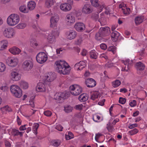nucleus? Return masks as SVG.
Returning <instances> with one entry per match:
<instances>
[{
  "mask_svg": "<svg viewBox=\"0 0 147 147\" xmlns=\"http://www.w3.org/2000/svg\"><path fill=\"white\" fill-rule=\"evenodd\" d=\"M51 15L54 16H51L50 19V27L53 28L54 30L48 36V41L50 43L54 42L55 39V35H59V29L57 27V23L59 20V17L57 14L54 13H51Z\"/></svg>",
  "mask_w": 147,
  "mask_h": 147,
  "instance_id": "nucleus-1",
  "label": "nucleus"
},
{
  "mask_svg": "<svg viewBox=\"0 0 147 147\" xmlns=\"http://www.w3.org/2000/svg\"><path fill=\"white\" fill-rule=\"evenodd\" d=\"M110 33V28L108 27H101L95 35L96 39L98 40L104 41V37L107 36Z\"/></svg>",
  "mask_w": 147,
  "mask_h": 147,
  "instance_id": "nucleus-2",
  "label": "nucleus"
},
{
  "mask_svg": "<svg viewBox=\"0 0 147 147\" xmlns=\"http://www.w3.org/2000/svg\"><path fill=\"white\" fill-rule=\"evenodd\" d=\"M19 17L16 14H11L8 18L7 22L8 25L10 26H14L17 24L19 21Z\"/></svg>",
  "mask_w": 147,
  "mask_h": 147,
  "instance_id": "nucleus-3",
  "label": "nucleus"
},
{
  "mask_svg": "<svg viewBox=\"0 0 147 147\" xmlns=\"http://www.w3.org/2000/svg\"><path fill=\"white\" fill-rule=\"evenodd\" d=\"M10 90L11 93L16 97L20 98L22 95V90L17 85H13L11 86Z\"/></svg>",
  "mask_w": 147,
  "mask_h": 147,
  "instance_id": "nucleus-4",
  "label": "nucleus"
},
{
  "mask_svg": "<svg viewBox=\"0 0 147 147\" xmlns=\"http://www.w3.org/2000/svg\"><path fill=\"white\" fill-rule=\"evenodd\" d=\"M69 90L71 91V93L74 96H78L82 92V88L78 85H73L69 87Z\"/></svg>",
  "mask_w": 147,
  "mask_h": 147,
  "instance_id": "nucleus-5",
  "label": "nucleus"
},
{
  "mask_svg": "<svg viewBox=\"0 0 147 147\" xmlns=\"http://www.w3.org/2000/svg\"><path fill=\"white\" fill-rule=\"evenodd\" d=\"M47 59V56L45 53L43 52L38 53L36 56L37 61L40 63L42 64L45 62Z\"/></svg>",
  "mask_w": 147,
  "mask_h": 147,
  "instance_id": "nucleus-6",
  "label": "nucleus"
},
{
  "mask_svg": "<svg viewBox=\"0 0 147 147\" xmlns=\"http://www.w3.org/2000/svg\"><path fill=\"white\" fill-rule=\"evenodd\" d=\"M55 64L57 66L56 69L57 72L60 74H62L64 75V61H62L60 60V61H57L55 62Z\"/></svg>",
  "mask_w": 147,
  "mask_h": 147,
  "instance_id": "nucleus-7",
  "label": "nucleus"
},
{
  "mask_svg": "<svg viewBox=\"0 0 147 147\" xmlns=\"http://www.w3.org/2000/svg\"><path fill=\"white\" fill-rule=\"evenodd\" d=\"M22 66L25 70L29 71L32 68V63L30 60L25 61L23 62Z\"/></svg>",
  "mask_w": 147,
  "mask_h": 147,
  "instance_id": "nucleus-8",
  "label": "nucleus"
},
{
  "mask_svg": "<svg viewBox=\"0 0 147 147\" xmlns=\"http://www.w3.org/2000/svg\"><path fill=\"white\" fill-rule=\"evenodd\" d=\"M64 93L63 92H59L56 93L54 98L55 99L58 100V103H61L64 101Z\"/></svg>",
  "mask_w": 147,
  "mask_h": 147,
  "instance_id": "nucleus-9",
  "label": "nucleus"
},
{
  "mask_svg": "<svg viewBox=\"0 0 147 147\" xmlns=\"http://www.w3.org/2000/svg\"><path fill=\"white\" fill-rule=\"evenodd\" d=\"M56 78V75L52 73H48L46 77L44 83L45 84H47V82H51L53 81Z\"/></svg>",
  "mask_w": 147,
  "mask_h": 147,
  "instance_id": "nucleus-10",
  "label": "nucleus"
},
{
  "mask_svg": "<svg viewBox=\"0 0 147 147\" xmlns=\"http://www.w3.org/2000/svg\"><path fill=\"white\" fill-rule=\"evenodd\" d=\"M75 29L78 31L82 32L85 30V25L82 22H78L74 25Z\"/></svg>",
  "mask_w": 147,
  "mask_h": 147,
  "instance_id": "nucleus-11",
  "label": "nucleus"
},
{
  "mask_svg": "<svg viewBox=\"0 0 147 147\" xmlns=\"http://www.w3.org/2000/svg\"><path fill=\"white\" fill-rule=\"evenodd\" d=\"M85 84L89 88H92L95 86L96 83L95 81L92 78H88L86 79L85 81Z\"/></svg>",
  "mask_w": 147,
  "mask_h": 147,
  "instance_id": "nucleus-12",
  "label": "nucleus"
},
{
  "mask_svg": "<svg viewBox=\"0 0 147 147\" xmlns=\"http://www.w3.org/2000/svg\"><path fill=\"white\" fill-rule=\"evenodd\" d=\"M18 61L16 58L13 59H9L6 61V63L9 66L14 67L18 64Z\"/></svg>",
  "mask_w": 147,
  "mask_h": 147,
  "instance_id": "nucleus-13",
  "label": "nucleus"
},
{
  "mask_svg": "<svg viewBox=\"0 0 147 147\" xmlns=\"http://www.w3.org/2000/svg\"><path fill=\"white\" fill-rule=\"evenodd\" d=\"M122 62L125 66L124 69V70L128 71L130 67L132 65L133 61L132 60L130 61L129 59H127L125 61L122 60Z\"/></svg>",
  "mask_w": 147,
  "mask_h": 147,
  "instance_id": "nucleus-14",
  "label": "nucleus"
},
{
  "mask_svg": "<svg viewBox=\"0 0 147 147\" xmlns=\"http://www.w3.org/2000/svg\"><path fill=\"white\" fill-rule=\"evenodd\" d=\"M13 32L9 28H6L3 32V35L5 37L9 38L13 35Z\"/></svg>",
  "mask_w": 147,
  "mask_h": 147,
  "instance_id": "nucleus-15",
  "label": "nucleus"
},
{
  "mask_svg": "<svg viewBox=\"0 0 147 147\" xmlns=\"http://www.w3.org/2000/svg\"><path fill=\"white\" fill-rule=\"evenodd\" d=\"M92 11L91 9L90 5L88 4L85 5L82 9V11L83 13L87 14H88L91 13Z\"/></svg>",
  "mask_w": 147,
  "mask_h": 147,
  "instance_id": "nucleus-16",
  "label": "nucleus"
},
{
  "mask_svg": "<svg viewBox=\"0 0 147 147\" xmlns=\"http://www.w3.org/2000/svg\"><path fill=\"white\" fill-rule=\"evenodd\" d=\"M11 77L13 81H18L20 79V75L18 72L13 71L11 72Z\"/></svg>",
  "mask_w": 147,
  "mask_h": 147,
  "instance_id": "nucleus-17",
  "label": "nucleus"
},
{
  "mask_svg": "<svg viewBox=\"0 0 147 147\" xmlns=\"http://www.w3.org/2000/svg\"><path fill=\"white\" fill-rule=\"evenodd\" d=\"M68 39L71 40L74 38L76 36V32L74 30H70L69 32H66Z\"/></svg>",
  "mask_w": 147,
  "mask_h": 147,
  "instance_id": "nucleus-18",
  "label": "nucleus"
},
{
  "mask_svg": "<svg viewBox=\"0 0 147 147\" xmlns=\"http://www.w3.org/2000/svg\"><path fill=\"white\" fill-rule=\"evenodd\" d=\"M45 84L42 82L38 83L36 87V90L37 91L43 92L46 90Z\"/></svg>",
  "mask_w": 147,
  "mask_h": 147,
  "instance_id": "nucleus-19",
  "label": "nucleus"
},
{
  "mask_svg": "<svg viewBox=\"0 0 147 147\" xmlns=\"http://www.w3.org/2000/svg\"><path fill=\"white\" fill-rule=\"evenodd\" d=\"M66 21H67L66 23L67 25H70L75 22V18L71 15L69 14L66 16Z\"/></svg>",
  "mask_w": 147,
  "mask_h": 147,
  "instance_id": "nucleus-20",
  "label": "nucleus"
},
{
  "mask_svg": "<svg viewBox=\"0 0 147 147\" xmlns=\"http://www.w3.org/2000/svg\"><path fill=\"white\" fill-rule=\"evenodd\" d=\"M73 3V0H68L67 3H65V11L70 10L71 9V5Z\"/></svg>",
  "mask_w": 147,
  "mask_h": 147,
  "instance_id": "nucleus-21",
  "label": "nucleus"
},
{
  "mask_svg": "<svg viewBox=\"0 0 147 147\" xmlns=\"http://www.w3.org/2000/svg\"><path fill=\"white\" fill-rule=\"evenodd\" d=\"M9 51L14 55L18 54L21 51L18 48L15 47L9 49Z\"/></svg>",
  "mask_w": 147,
  "mask_h": 147,
  "instance_id": "nucleus-22",
  "label": "nucleus"
},
{
  "mask_svg": "<svg viewBox=\"0 0 147 147\" xmlns=\"http://www.w3.org/2000/svg\"><path fill=\"white\" fill-rule=\"evenodd\" d=\"M136 65L137 67L136 68L137 70L139 71L144 70L145 67V65L141 62L137 63Z\"/></svg>",
  "mask_w": 147,
  "mask_h": 147,
  "instance_id": "nucleus-23",
  "label": "nucleus"
},
{
  "mask_svg": "<svg viewBox=\"0 0 147 147\" xmlns=\"http://www.w3.org/2000/svg\"><path fill=\"white\" fill-rule=\"evenodd\" d=\"M78 66H80V67L78 68L77 70H80L85 67L86 66V63L83 61H80L79 63H76L75 65V67H76Z\"/></svg>",
  "mask_w": 147,
  "mask_h": 147,
  "instance_id": "nucleus-24",
  "label": "nucleus"
},
{
  "mask_svg": "<svg viewBox=\"0 0 147 147\" xmlns=\"http://www.w3.org/2000/svg\"><path fill=\"white\" fill-rule=\"evenodd\" d=\"M119 36V33L117 32H114L111 34V37L112 38V40L114 42L116 41Z\"/></svg>",
  "mask_w": 147,
  "mask_h": 147,
  "instance_id": "nucleus-25",
  "label": "nucleus"
},
{
  "mask_svg": "<svg viewBox=\"0 0 147 147\" xmlns=\"http://www.w3.org/2000/svg\"><path fill=\"white\" fill-rule=\"evenodd\" d=\"M88 97L86 94H82L80 95L78 97V99L80 101L84 102L88 100Z\"/></svg>",
  "mask_w": 147,
  "mask_h": 147,
  "instance_id": "nucleus-26",
  "label": "nucleus"
},
{
  "mask_svg": "<svg viewBox=\"0 0 147 147\" xmlns=\"http://www.w3.org/2000/svg\"><path fill=\"white\" fill-rule=\"evenodd\" d=\"M35 3L34 1H31L28 3L27 6L29 9L31 10L35 8Z\"/></svg>",
  "mask_w": 147,
  "mask_h": 147,
  "instance_id": "nucleus-27",
  "label": "nucleus"
},
{
  "mask_svg": "<svg viewBox=\"0 0 147 147\" xmlns=\"http://www.w3.org/2000/svg\"><path fill=\"white\" fill-rule=\"evenodd\" d=\"M11 133L14 136L19 135L20 136H22L23 135L22 132H20L18 130L15 129H12Z\"/></svg>",
  "mask_w": 147,
  "mask_h": 147,
  "instance_id": "nucleus-28",
  "label": "nucleus"
},
{
  "mask_svg": "<svg viewBox=\"0 0 147 147\" xmlns=\"http://www.w3.org/2000/svg\"><path fill=\"white\" fill-rule=\"evenodd\" d=\"M143 18L141 16H138L135 19V23L136 25H138L142 22Z\"/></svg>",
  "mask_w": 147,
  "mask_h": 147,
  "instance_id": "nucleus-29",
  "label": "nucleus"
},
{
  "mask_svg": "<svg viewBox=\"0 0 147 147\" xmlns=\"http://www.w3.org/2000/svg\"><path fill=\"white\" fill-rule=\"evenodd\" d=\"M7 42L6 40H3L0 42V50H3L6 48Z\"/></svg>",
  "mask_w": 147,
  "mask_h": 147,
  "instance_id": "nucleus-30",
  "label": "nucleus"
},
{
  "mask_svg": "<svg viewBox=\"0 0 147 147\" xmlns=\"http://www.w3.org/2000/svg\"><path fill=\"white\" fill-rule=\"evenodd\" d=\"M65 137L67 140H68L74 138L73 134L71 132H68V134H66L65 135Z\"/></svg>",
  "mask_w": 147,
  "mask_h": 147,
  "instance_id": "nucleus-31",
  "label": "nucleus"
},
{
  "mask_svg": "<svg viewBox=\"0 0 147 147\" xmlns=\"http://www.w3.org/2000/svg\"><path fill=\"white\" fill-rule=\"evenodd\" d=\"M54 3L53 0H46L45 1V4L47 7L48 8L50 7Z\"/></svg>",
  "mask_w": 147,
  "mask_h": 147,
  "instance_id": "nucleus-32",
  "label": "nucleus"
},
{
  "mask_svg": "<svg viewBox=\"0 0 147 147\" xmlns=\"http://www.w3.org/2000/svg\"><path fill=\"white\" fill-rule=\"evenodd\" d=\"M20 87L24 89H26L28 88V86L27 83L24 81H22L20 84Z\"/></svg>",
  "mask_w": 147,
  "mask_h": 147,
  "instance_id": "nucleus-33",
  "label": "nucleus"
},
{
  "mask_svg": "<svg viewBox=\"0 0 147 147\" xmlns=\"http://www.w3.org/2000/svg\"><path fill=\"white\" fill-rule=\"evenodd\" d=\"M71 69V67L69 65L67 67L65 65V75L69 74Z\"/></svg>",
  "mask_w": 147,
  "mask_h": 147,
  "instance_id": "nucleus-34",
  "label": "nucleus"
},
{
  "mask_svg": "<svg viewBox=\"0 0 147 147\" xmlns=\"http://www.w3.org/2000/svg\"><path fill=\"white\" fill-rule=\"evenodd\" d=\"M97 0H90V2L92 5L93 6L97 7L99 6V5L98 2Z\"/></svg>",
  "mask_w": 147,
  "mask_h": 147,
  "instance_id": "nucleus-35",
  "label": "nucleus"
},
{
  "mask_svg": "<svg viewBox=\"0 0 147 147\" xmlns=\"http://www.w3.org/2000/svg\"><path fill=\"white\" fill-rule=\"evenodd\" d=\"M91 17L95 21L97 20L98 18V12L92 13Z\"/></svg>",
  "mask_w": 147,
  "mask_h": 147,
  "instance_id": "nucleus-36",
  "label": "nucleus"
},
{
  "mask_svg": "<svg viewBox=\"0 0 147 147\" xmlns=\"http://www.w3.org/2000/svg\"><path fill=\"white\" fill-rule=\"evenodd\" d=\"M90 56L91 58L94 59H96L97 58V55L94 50L91 51L90 53Z\"/></svg>",
  "mask_w": 147,
  "mask_h": 147,
  "instance_id": "nucleus-37",
  "label": "nucleus"
},
{
  "mask_svg": "<svg viewBox=\"0 0 147 147\" xmlns=\"http://www.w3.org/2000/svg\"><path fill=\"white\" fill-rule=\"evenodd\" d=\"M19 9L21 11L24 13H27L28 12V9H26V7L25 6H21Z\"/></svg>",
  "mask_w": 147,
  "mask_h": 147,
  "instance_id": "nucleus-38",
  "label": "nucleus"
},
{
  "mask_svg": "<svg viewBox=\"0 0 147 147\" xmlns=\"http://www.w3.org/2000/svg\"><path fill=\"white\" fill-rule=\"evenodd\" d=\"M73 110V108L70 105H67L65 107V112L69 113L71 112Z\"/></svg>",
  "mask_w": 147,
  "mask_h": 147,
  "instance_id": "nucleus-39",
  "label": "nucleus"
},
{
  "mask_svg": "<svg viewBox=\"0 0 147 147\" xmlns=\"http://www.w3.org/2000/svg\"><path fill=\"white\" fill-rule=\"evenodd\" d=\"M121 84V82L118 80H116L113 82V86L114 87H117L118 86Z\"/></svg>",
  "mask_w": 147,
  "mask_h": 147,
  "instance_id": "nucleus-40",
  "label": "nucleus"
},
{
  "mask_svg": "<svg viewBox=\"0 0 147 147\" xmlns=\"http://www.w3.org/2000/svg\"><path fill=\"white\" fill-rule=\"evenodd\" d=\"M99 94L98 92H95L91 95V98L93 100L98 98Z\"/></svg>",
  "mask_w": 147,
  "mask_h": 147,
  "instance_id": "nucleus-41",
  "label": "nucleus"
},
{
  "mask_svg": "<svg viewBox=\"0 0 147 147\" xmlns=\"http://www.w3.org/2000/svg\"><path fill=\"white\" fill-rule=\"evenodd\" d=\"M26 24L25 23H20L16 26L18 28L22 29L24 28L26 26Z\"/></svg>",
  "mask_w": 147,
  "mask_h": 147,
  "instance_id": "nucleus-42",
  "label": "nucleus"
},
{
  "mask_svg": "<svg viewBox=\"0 0 147 147\" xmlns=\"http://www.w3.org/2000/svg\"><path fill=\"white\" fill-rule=\"evenodd\" d=\"M5 65L0 62V72H3L5 70Z\"/></svg>",
  "mask_w": 147,
  "mask_h": 147,
  "instance_id": "nucleus-43",
  "label": "nucleus"
},
{
  "mask_svg": "<svg viewBox=\"0 0 147 147\" xmlns=\"http://www.w3.org/2000/svg\"><path fill=\"white\" fill-rule=\"evenodd\" d=\"M39 126V125L38 123H35L34 124L33 129H35L34 130V133L35 134H37V130Z\"/></svg>",
  "mask_w": 147,
  "mask_h": 147,
  "instance_id": "nucleus-44",
  "label": "nucleus"
},
{
  "mask_svg": "<svg viewBox=\"0 0 147 147\" xmlns=\"http://www.w3.org/2000/svg\"><path fill=\"white\" fill-rule=\"evenodd\" d=\"M138 132V130L135 128L133 130L129 131V133L131 135H134Z\"/></svg>",
  "mask_w": 147,
  "mask_h": 147,
  "instance_id": "nucleus-45",
  "label": "nucleus"
},
{
  "mask_svg": "<svg viewBox=\"0 0 147 147\" xmlns=\"http://www.w3.org/2000/svg\"><path fill=\"white\" fill-rule=\"evenodd\" d=\"M35 96H32L31 97L30 99V100L29 102L30 103V105H31V107H34V105L33 101V100L34 99Z\"/></svg>",
  "mask_w": 147,
  "mask_h": 147,
  "instance_id": "nucleus-46",
  "label": "nucleus"
},
{
  "mask_svg": "<svg viewBox=\"0 0 147 147\" xmlns=\"http://www.w3.org/2000/svg\"><path fill=\"white\" fill-rule=\"evenodd\" d=\"M51 143L54 146H58L59 145V144L57 140H53L51 141Z\"/></svg>",
  "mask_w": 147,
  "mask_h": 147,
  "instance_id": "nucleus-47",
  "label": "nucleus"
},
{
  "mask_svg": "<svg viewBox=\"0 0 147 147\" xmlns=\"http://www.w3.org/2000/svg\"><path fill=\"white\" fill-rule=\"evenodd\" d=\"M116 47L115 46H111L109 47L108 49V50L109 51H111L113 53H114V52L116 49Z\"/></svg>",
  "mask_w": 147,
  "mask_h": 147,
  "instance_id": "nucleus-48",
  "label": "nucleus"
},
{
  "mask_svg": "<svg viewBox=\"0 0 147 147\" xmlns=\"http://www.w3.org/2000/svg\"><path fill=\"white\" fill-rule=\"evenodd\" d=\"M119 102L121 104H124L126 102V99L122 97H120L119 98Z\"/></svg>",
  "mask_w": 147,
  "mask_h": 147,
  "instance_id": "nucleus-49",
  "label": "nucleus"
},
{
  "mask_svg": "<svg viewBox=\"0 0 147 147\" xmlns=\"http://www.w3.org/2000/svg\"><path fill=\"white\" fill-rule=\"evenodd\" d=\"M55 128L56 129L60 131H62V129H63V127L61 125H57Z\"/></svg>",
  "mask_w": 147,
  "mask_h": 147,
  "instance_id": "nucleus-50",
  "label": "nucleus"
},
{
  "mask_svg": "<svg viewBox=\"0 0 147 147\" xmlns=\"http://www.w3.org/2000/svg\"><path fill=\"white\" fill-rule=\"evenodd\" d=\"M44 114L45 115L47 116H50L52 114L51 111H47L44 112Z\"/></svg>",
  "mask_w": 147,
  "mask_h": 147,
  "instance_id": "nucleus-51",
  "label": "nucleus"
},
{
  "mask_svg": "<svg viewBox=\"0 0 147 147\" xmlns=\"http://www.w3.org/2000/svg\"><path fill=\"white\" fill-rule=\"evenodd\" d=\"M129 105L131 107H134L136 105V100H134L129 103Z\"/></svg>",
  "mask_w": 147,
  "mask_h": 147,
  "instance_id": "nucleus-52",
  "label": "nucleus"
},
{
  "mask_svg": "<svg viewBox=\"0 0 147 147\" xmlns=\"http://www.w3.org/2000/svg\"><path fill=\"white\" fill-rule=\"evenodd\" d=\"M83 105L82 104L76 105L75 107V109L77 110H80L82 109Z\"/></svg>",
  "mask_w": 147,
  "mask_h": 147,
  "instance_id": "nucleus-53",
  "label": "nucleus"
},
{
  "mask_svg": "<svg viewBox=\"0 0 147 147\" xmlns=\"http://www.w3.org/2000/svg\"><path fill=\"white\" fill-rule=\"evenodd\" d=\"M82 39L81 37H79L78 38L76 41V44L77 45H79L82 42Z\"/></svg>",
  "mask_w": 147,
  "mask_h": 147,
  "instance_id": "nucleus-54",
  "label": "nucleus"
},
{
  "mask_svg": "<svg viewBox=\"0 0 147 147\" xmlns=\"http://www.w3.org/2000/svg\"><path fill=\"white\" fill-rule=\"evenodd\" d=\"M100 47L101 49L104 50L106 49L107 48V46L105 44L102 43L100 45Z\"/></svg>",
  "mask_w": 147,
  "mask_h": 147,
  "instance_id": "nucleus-55",
  "label": "nucleus"
},
{
  "mask_svg": "<svg viewBox=\"0 0 147 147\" xmlns=\"http://www.w3.org/2000/svg\"><path fill=\"white\" fill-rule=\"evenodd\" d=\"M102 135L100 133H98L97 134H96V135L95 137V140L97 141L98 139H99V137Z\"/></svg>",
  "mask_w": 147,
  "mask_h": 147,
  "instance_id": "nucleus-56",
  "label": "nucleus"
},
{
  "mask_svg": "<svg viewBox=\"0 0 147 147\" xmlns=\"http://www.w3.org/2000/svg\"><path fill=\"white\" fill-rule=\"evenodd\" d=\"M70 92L68 91H66V92L65 93V99L69 97L70 95Z\"/></svg>",
  "mask_w": 147,
  "mask_h": 147,
  "instance_id": "nucleus-57",
  "label": "nucleus"
},
{
  "mask_svg": "<svg viewBox=\"0 0 147 147\" xmlns=\"http://www.w3.org/2000/svg\"><path fill=\"white\" fill-rule=\"evenodd\" d=\"M26 125H22L19 128V129L20 131H23L26 129V128L25 127Z\"/></svg>",
  "mask_w": 147,
  "mask_h": 147,
  "instance_id": "nucleus-58",
  "label": "nucleus"
},
{
  "mask_svg": "<svg viewBox=\"0 0 147 147\" xmlns=\"http://www.w3.org/2000/svg\"><path fill=\"white\" fill-rule=\"evenodd\" d=\"M137 123H135L131 125L129 127V128L130 129H132L135 127H137Z\"/></svg>",
  "mask_w": 147,
  "mask_h": 147,
  "instance_id": "nucleus-59",
  "label": "nucleus"
},
{
  "mask_svg": "<svg viewBox=\"0 0 147 147\" xmlns=\"http://www.w3.org/2000/svg\"><path fill=\"white\" fill-rule=\"evenodd\" d=\"M62 49L61 48H60L59 49H57L56 50V52L57 54H62Z\"/></svg>",
  "mask_w": 147,
  "mask_h": 147,
  "instance_id": "nucleus-60",
  "label": "nucleus"
},
{
  "mask_svg": "<svg viewBox=\"0 0 147 147\" xmlns=\"http://www.w3.org/2000/svg\"><path fill=\"white\" fill-rule=\"evenodd\" d=\"M5 144L6 147H11V144L9 142L7 141H5Z\"/></svg>",
  "mask_w": 147,
  "mask_h": 147,
  "instance_id": "nucleus-61",
  "label": "nucleus"
},
{
  "mask_svg": "<svg viewBox=\"0 0 147 147\" xmlns=\"http://www.w3.org/2000/svg\"><path fill=\"white\" fill-rule=\"evenodd\" d=\"M105 66L106 67H111V66H112V63L111 62H108L107 63H106Z\"/></svg>",
  "mask_w": 147,
  "mask_h": 147,
  "instance_id": "nucleus-62",
  "label": "nucleus"
},
{
  "mask_svg": "<svg viewBox=\"0 0 147 147\" xmlns=\"http://www.w3.org/2000/svg\"><path fill=\"white\" fill-rule=\"evenodd\" d=\"M107 125H108V126L107 127V128L108 130L110 132H111L112 130H113V129H112V128H113V127L112 126H111V125H108V124H107Z\"/></svg>",
  "mask_w": 147,
  "mask_h": 147,
  "instance_id": "nucleus-63",
  "label": "nucleus"
},
{
  "mask_svg": "<svg viewBox=\"0 0 147 147\" xmlns=\"http://www.w3.org/2000/svg\"><path fill=\"white\" fill-rule=\"evenodd\" d=\"M105 101V99H104L102 100L101 101L99 102H98V104L100 105L103 106L104 104V102Z\"/></svg>",
  "mask_w": 147,
  "mask_h": 147,
  "instance_id": "nucleus-64",
  "label": "nucleus"
}]
</instances>
